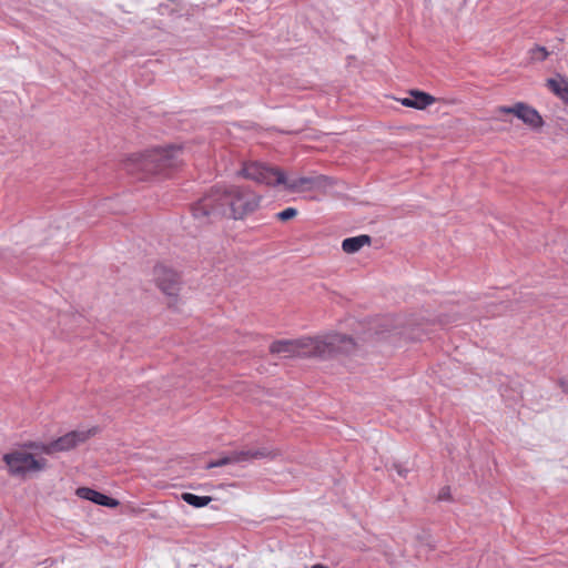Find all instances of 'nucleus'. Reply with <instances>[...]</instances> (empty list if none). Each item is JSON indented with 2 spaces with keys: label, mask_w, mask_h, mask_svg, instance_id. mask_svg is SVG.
<instances>
[{
  "label": "nucleus",
  "mask_w": 568,
  "mask_h": 568,
  "mask_svg": "<svg viewBox=\"0 0 568 568\" xmlns=\"http://www.w3.org/2000/svg\"><path fill=\"white\" fill-rule=\"evenodd\" d=\"M183 149L180 145L154 148L141 154H132L124 162V169L131 175L145 179L153 174L168 175L182 163Z\"/></svg>",
  "instance_id": "7ed1b4c3"
},
{
  "label": "nucleus",
  "mask_w": 568,
  "mask_h": 568,
  "mask_svg": "<svg viewBox=\"0 0 568 568\" xmlns=\"http://www.w3.org/2000/svg\"><path fill=\"white\" fill-rule=\"evenodd\" d=\"M547 88L568 104V80L560 77L559 79H548Z\"/></svg>",
  "instance_id": "ddd939ff"
},
{
  "label": "nucleus",
  "mask_w": 568,
  "mask_h": 568,
  "mask_svg": "<svg viewBox=\"0 0 568 568\" xmlns=\"http://www.w3.org/2000/svg\"><path fill=\"white\" fill-rule=\"evenodd\" d=\"M355 348L353 338L334 334L324 338L301 337L295 339H277L270 345V353L293 357L329 358L336 354H349Z\"/></svg>",
  "instance_id": "f03ea898"
},
{
  "label": "nucleus",
  "mask_w": 568,
  "mask_h": 568,
  "mask_svg": "<svg viewBox=\"0 0 568 568\" xmlns=\"http://www.w3.org/2000/svg\"><path fill=\"white\" fill-rule=\"evenodd\" d=\"M77 495L80 498L90 500L97 505L109 507V508H115L119 506V500L111 498L100 491H97L94 489H91L89 487H80L77 489Z\"/></svg>",
  "instance_id": "1a4fd4ad"
},
{
  "label": "nucleus",
  "mask_w": 568,
  "mask_h": 568,
  "mask_svg": "<svg viewBox=\"0 0 568 568\" xmlns=\"http://www.w3.org/2000/svg\"><path fill=\"white\" fill-rule=\"evenodd\" d=\"M390 470H395L397 473L398 476L400 477H406L407 473H408V468L404 467L402 464H398V463H393L390 468Z\"/></svg>",
  "instance_id": "6ab92c4d"
},
{
  "label": "nucleus",
  "mask_w": 568,
  "mask_h": 568,
  "mask_svg": "<svg viewBox=\"0 0 568 568\" xmlns=\"http://www.w3.org/2000/svg\"><path fill=\"white\" fill-rule=\"evenodd\" d=\"M313 568H328V567H326L324 565H321V564H317V565H314Z\"/></svg>",
  "instance_id": "412c9836"
},
{
  "label": "nucleus",
  "mask_w": 568,
  "mask_h": 568,
  "mask_svg": "<svg viewBox=\"0 0 568 568\" xmlns=\"http://www.w3.org/2000/svg\"><path fill=\"white\" fill-rule=\"evenodd\" d=\"M263 163L260 162H251L244 165L243 174L245 178L254 180L258 182V179L262 174Z\"/></svg>",
  "instance_id": "2eb2a0df"
},
{
  "label": "nucleus",
  "mask_w": 568,
  "mask_h": 568,
  "mask_svg": "<svg viewBox=\"0 0 568 568\" xmlns=\"http://www.w3.org/2000/svg\"><path fill=\"white\" fill-rule=\"evenodd\" d=\"M9 473L12 476L24 478L31 473H38L47 467V459H37L32 454L23 450H14L2 457Z\"/></svg>",
  "instance_id": "39448f33"
},
{
  "label": "nucleus",
  "mask_w": 568,
  "mask_h": 568,
  "mask_svg": "<svg viewBox=\"0 0 568 568\" xmlns=\"http://www.w3.org/2000/svg\"><path fill=\"white\" fill-rule=\"evenodd\" d=\"M154 278L159 288L169 296L176 295L180 290L178 273L164 265H156L154 267Z\"/></svg>",
  "instance_id": "6e6552de"
},
{
  "label": "nucleus",
  "mask_w": 568,
  "mask_h": 568,
  "mask_svg": "<svg viewBox=\"0 0 568 568\" xmlns=\"http://www.w3.org/2000/svg\"><path fill=\"white\" fill-rule=\"evenodd\" d=\"M297 210L294 207H287L276 214V219L280 221L286 222L288 220L294 219L297 215Z\"/></svg>",
  "instance_id": "a211bd4d"
},
{
  "label": "nucleus",
  "mask_w": 568,
  "mask_h": 568,
  "mask_svg": "<svg viewBox=\"0 0 568 568\" xmlns=\"http://www.w3.org/2000/svg\"><path fill=\"white\" fill-rule=\"evenodd\" d=\"M371 242V236L365 234L347 237L342 242V248L348 254H354L358 252L364 245H369Z\"/></svg>",
  "instance_id": "f8f14e48"
},
{
  "label": "nucleus",
  "mask_w": 568,
  "mask_h": 568,
  "mask_svg": "<svg viewBox=\"0 0 568 568\" xmlns=\"http://www.w3.org/2000/svg\"><path fill=\"white\" fill-rule=\"evenodd\" d=\"M95 433L97 428L72 430L48 444L29 442L24 444V447L40 450L47 455H52L58 452H68L77 447L78 445L87 442Z\"/></svg>",
  "instance_id": "20e7f679"
},
{
  "label": "nucleus",
  "mask_w": 568,
  "mask_h": 568,
  "mask_svg": "<svg viewBox=\"0 0 568 568\" xmlns=\"http://www.w3.org/2000/svg\"><path fill=\"white\" fill-rule=\"evenodd\" d=\"M439 500H449L450 499V488L449 487H443L438 494Z\"/></svg>",
  "instance_id": "aec40b11"
},
{
  "label": "nucleus",
  "mask_w": 568,
  "mask_h": 568,
  "mask_svg": "<svg viewBox=\"0 0 568 568\" xmlns=\"http://www.w3.org/2000/svg\"><path fill=\"white\" fill-rule=\"evenodd\" d=\"M258 183H263L270 186L275 185H285L286 189L291 191L304 190L306 186H311L314 184V179L312 178H298L293 180H287L285 173L278 169L267 166L263 164L262 174L258 179Z\"/></svg>",
  "instance_id": "423d86ee"
},
{
  "label": "nucleus",
  "mask_w": 568,
  "mask_h": 568,
  "mask_svg": "<svg viewBox=\"0 0 568 568\" xmlns=\"http://www.w3.org/2000/svg\"><path fill=\"white\" fill-rule=\"evenodd\" d=\"M181 498L183 501H185L186 504H189L195 508L204 507V506L209 505L212 500V497H210V496H197L192 493H183L181 495Z\"/></svg>",
  "instance_id": "4468645a"
},
{
  "label": "nucleus",
  "mask_w": 568,
  "mask_h": 568,
  "mask_svg": "<svg viewBox=\"0 0 568 568\" xmlns=\"http://www.w3.org/2000/svg\"><path fill=\"white\" fill-rule=\"evenodd\" d=\"M237 453H239L240 463L255 460V459H264V458L273 459L277 455L275 450L270 449L268 447L242 449V450H237Z\"/></svg>",
  "instance_id": "9b49d317"
},
{
  "label": "nucleus",
  "mask_w": 568,
  "mask_h": 568,
  "mask_svg": "<svg viewBox=\"0 0 568 568\" xmlns=\"http://www.w3.org/2000/svg\"><path fill=\"white\" fill-rule=\"evenodd\" d=\"M261 196L244 186L212 187L192 205L193 219L199 225H206L217 219L242 220L260 205Z\"/></svg>",
  "instance_id": "f257e3e1"
},
{
  "label": "nucleus",
  "mask_w": 568,
  "mask_h": 568,
  "mask_svg": "<svg viewBox=\"0 0 568 568\" xmlns=\"http://www.w3.org/2000/svg\"><path fill=\"white\" fill-rule=\"evenodd\" d=\"M529 53H530L531 60H534V61H544L549 55V52L547 51V49L541 45H536L535 48H532L529 51Z\"/></svg>",
  "instance_id": "f3484780"
},
{
  "label": "nucleus",
  "mask_w": 568,
  "mask_h": 568,
  "mask_svg": "<svg viewBox=\"0 0 568 568\" xmlns=\"http://www.w3.org/2000/svg\"><path fill=\"white\" fill-rule=\"evenodd\" d=\"M240 463L239 453L237 450L232 452L227 456L221 457L216 460H212L206 465V469L214 468V467H223L229 464H235Z\"/></svg>",
  "instance_id": "dca6fc26"
},
{
  "label": "nucleus",
  "mask_w": 568,
  "mask_h": 568,
  "mask_svg": "<svg viewBox=\"0 0 568 568\" xmlns=\"http://www.w3.org/2000/svg\"><path fill=\"white\" fill-rule=\"evenodd\" d=\"M435 102V98L426 92L412 90L408 98L400 100L404 106L414 108L418 110L426 109Z\"/></svg>",
  "instance_id": "9d476101"
},
{
  "label": "nucleus",
  "mask_w": 568,
  "mask_h": 568,
  "mask_svg": "<svg viewBox=\"0 0 568 568\" xmlns=\"http://www.w3.org/2000/svg\"><path fill=\"white\" fill-rule=\"evenodd\" d=\"M497 114H514L525 124L531 128H540L542 125V119L540 114L534 108L529 106L524 102H517L513 106H498L496 109Z\"/></svg>",
  "instance_id": "0eeeda50"
}]
</instances>
